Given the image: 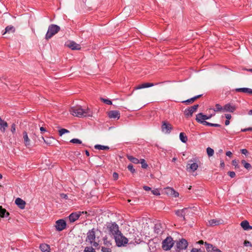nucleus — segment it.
<instances>
[{
    "instance_id": "obj_1",
    "label": "nucleus",
    "mask_w": 252,
    "mask_h": 252,
    "mask_svg": "<svg viewBox=\"0 0 252 252\" xmlns=\"http://www.w3.org/2000/svg\"><path fill=\"white\" fill-rule=\"evenodd\" d=\"M70 112L73 116L80 118L92 117L93 116V113L89 108H87L84 109L81 106L72 107L70 110Z\"/></svg>"
},
{
    "instance_id": "obj_2",
    "label": "nucleus",
    "mask_w": 252,
    "mask_h": 252,
    "mask_svg": "<svg viewBox=\"0 0 252 252\" xmlns=\"http://www.w3.org/2000/svg\"><path fill=\"white\" fill-rule=\"evenodd\" d=\"M60 30V27L55 24L50 25L48 29L47 32L45 35V39L49 40L52 36L57 33Z\"/></svg>"
},
{
    "instance_id": "obj_3",
    "label": "nucleus",
    "mask_w": 252,
    "mask_h": 252,
    "mask_svg": "<svg viewBox=\"0 0 252 252\" xmlns=\"http://www.w3.org/2000/svg\"><path fill=\"white\" fill-rule=\"evenodd\" d=\"M114 237L117 246L119 247H124L128 243V239L125 237L121 232Z\"/></svg>"
},
{
    "instance_id": "obj_4",
    "label": "nucleus",
    "mask_w": 252,
    "mask_h": 252,
    "mask_svg": "<svg viewBox=\"0 0 252 252\" xmlns=\"http://www.w3.org/2000/svg\"><path fill=\"white\" fill-rule=\"evenodd\" d=\"M107 228L109 230L110 234L112 235L114 237L121 232L119 230V226L116 222L109 223L107 225Z\"/></svg>"
},
{
    "instance_id": "obj_5",
    "label": "nucleus",
    "mask_w": 252,
    "mask_h": 252,
    "mask_svg": "<svg viewBox=\"0 0 252 252\" xmlns=\"http://www.w3.org/2000/svg\"><path fill=\"white\" fill-rule=\"evenodd\" d=\"M174 245L173 240L170 236L167 237L162 243V248L165 251L171 249Z\"/></svg>"
},
{
    "instance_id": "obj_6",
    "label": "nucleus",
    "mask_w": 252,
    "mask_h": 252,
    "mask_svg": "<svg viewBox=\"0 0 252 252\" xmlns=\"http://www.w3.org/2000/svg\"><path fill=\"white\" fill-rule=\"evenodd\" d=\"M199 107L198 104L194 105L186 109L184 111V114L187 118H189L192 116V114L195 112Z\"/></svg>"
},
{
    "instance_id": "obj_7",
    "label": "nucleus",
    "mask_w": 252,
    "mask_h": 252,
    "mask_svg": "<svg viewBox=\"0 0 252 252\" xmlns=\"http://www.w3.org/2000/svg\"><path fill=\"white\" fill-rule=\"evenodd\" d=\"M98 230L97 229L93 228L89 230L87 234L86 241H88L90 244H92L95 239L96 231Z\"/></svg>"
},
{
    "instance_id": "obj_8",
    "label": "nucleus",
    "mask_w": 252,
    "mask_h": 252,
    "mask_svg": "<svg viewBox=\"0 0 252 252\" xmlns=\"http://www.w3.org/2000/svg\"><path fill=\"white\" fill-rule=\"evenodd\" d=\"M66 226V221L63 219H60L56 221L55 227L58 231H61Z\"/></svg>"
},
{
    "instance_id": "obj_9",
    "label": "nucleus",
    "mask_w": 252,
    "mask_h": 252,
    "mask_svg": "<svg viewBox=\"0 0 252 252\" xmlns=\"http://www.w3.org/2000/svg\"><path fill=\"white\" fill-rule=\"evenodd\" d=\"M82 214L88 215V212L86 211L78 212L72 213L68 217L70 222H73L77 220Z\"/></svg>"
},
{
    "instance_id": "obj_10",
    "label": "nucleus",
    "mask_w": 252,
    "mask_h": 252,
    "mask_svg": "<svg viewBox=\"0 0 252 252\" xmlns=\"http://www.w3.org/2000/svg\"><path fill=\"white\" fill-rule=\"evenodd\" d=\"M188 245L187 241L185 239H182L176 244V251L180 252L181 250H185Z\"/></svg>"
},
{
    "instance_id": "obj_11",
    "label": "nucleus",
    "mask_w": 252,
    "mask_h": 252,
    "mask_svg": "<svg viewBox=\"0 0 252 252\" xmlns=\"http://www.w3.org/2000/svg\"><path fill=\"white\" fill-rule=\"evenodd\" d=\"M212 115L207 116L203 114L202 113H199L196 116V120L198 123L203 124L204 125V122H206L205 120L210 119Z\"/></svg>"
},
{
    "instance_id": "obj_12",
    "label": "nucleus",
    "mask_w": 252,
    "mask_h": 252,
    "mask_svg": "<svg viewBox=\"0 0 252 252\" xmlns=\"http://www.w3.org/2000/svg\"><path fill=\"white\" fill-rule=\"evenodd\" d=\"M164 224L162 225L160 222H158L155 224L154 226V232L157 236L161 235L164 230Z\"/></svg>"
},
{
    "instance_id": "obj_13",
    "label": "nucleus",
    "mask_w": 252,
    "mask_h": 252,
    "mask_svg": "<svg viewBox=\"0 0 252 252\" xmlns=\"http://www.w3.org/2000/svg\"><path fill=\"white\" fill-rule=\"evenodd\" d=\"M161 130L165 133H169L172 129L171 125L166 121H163L161 125Z\"/></svg>"
},
{
    "instance_id": "obj_14",
    "label": "nucleus",
    "mask_w": 252,
    "mask_h": 252,
    "mask_svg": "<svg viewBox=\"0 0 252 252\" xmlns=\"http://www.w3.org/2000/svg\"><path fill=\"white\" fill-rule=\"evenodd\" d=\"M236 110L235 106L231 103H227L223 107V112H233Z\"/></svg>"
},
{
    "instance_id": "obj_15",
    "label": "nucleus",
    "mask_w": 252,
    "mask_h": 252,
    "mask_svg": "<svg viewBox=\"0 0 252 252\" xmlns=\"http://www.w3.org/2000/svg\"><path fill=\"white\" fill-rule=\"evenodd\" d=\"M66 46L72 50H79L81 49L80 45L76 43L74 41H69L67 44Z\"/></svg>"
},
{
    "instance_id": "obj_16",
    "label": "nucleus",
    "mask_w": 252,
    "mask_h": 252,
    "mask_svg": "<svg viewBox=\"0 0 252 252\" xmlns=\"http://www.w3.org/2000/svg\"><path fill=\"white\" fill-rule=\"evenodd\" d=\"M236 92H242L252 95V89L248 88H236L234 90Z\"/></svg>"
},
{
    "instance_id": "obj_17",
    "label": "nucleus",
    "mask_w": 252,
    "mask_h": 252,
    "mask_svg": "<svg viewBox=\"0 0 252 252\" xmlns=\"http://www.w3.org/2000/svg\"><path fill=\"white\" fill-rule=\"evenodd\" d=\"M108 115L110 118L118 119L120 117V113L118 111L111 110L108 112Z\"/></svg>"
},
{
    "instance_id": "obj_18",
    "label": "nucleus",
    "mask_w": 252,
    "mask_h": 252,
    "mask_svg": "<svg viewBox=\"0 0 252 252\" xmlns=\"http://www.w3.org/2000/svg\"><path fill=\"white\" fill-rule=\"evenodd\" d=\"M186 212H187V210L183 209L181 210H177L175 211V214L178 217L183 218L184 220H186Z\"/></svg>"
},
{
    "instance_id": "obj_19",
    "label": "nucleus",
    "mask_w": 252,
    "mask_h": 252,
    "mask_svg": "<svg viewBox=\"0 0 252 252\" xmlns=\"http://www.w3.org/2000/svg\"><path fill=\"white\" fill-rule=\"evenodd\" d=\"M15 203L20 209H23L25 208L26 202L21 198H16L15 201Z\"/></svg>"
},
{
    "instance_id": "obj_20",
    "label": "nucleus",
    "mask_w": 252,
    "mask_h": 252,
    "mask_svg": "<svg viewBox=\"0 0 252 252\" xmlns=\"http://www.w3.org/2000/svg\"><path fill=\"white\" fill-rule=\"evenodd\" d=\"M154 86L153 83H145L140 85H139L134 88V90H139L143 88H148L150 87H153Z\"/></svg>"
},
{
    "instance_id": "obj_21",
    "label": "nucleus",
    "mask_w": 252,
    "mask_h": 252,
    "mask_svg": "<svg viewBox=\"0 0 252 252\" xmlns=\"http://www.w3.org/2000/svg\"><path fill=\"white\" fill-rule=\"evenodd\" d=\"M240 225L245 230L252 229V226L250 225L249 222L246 220L242 221Z\"/></svg>"
},
{
    "instance_id": "obj_22",
    "label": "nucleus",
    "mask_w": 252,
    "mask_h": 252,
    "mask_svg": "<svg viewBox=\"0 0 252 252\" xmlns=\"http://www.w3.org/2000/svg\"><path fill=\"white\" fill-rule=\"evenodd\" d=\"M222 223V220L218 219H213L209 221L208 223L210 226L218 225Z\"/></svg>"
},
{
    "instance_id": "obj_23",
    "label": "nucleus",
    "mask_w": 252,
    "mask_h": 252,
    "mask_svg": "<svg viewBox=\"0 0 252 252\" xmlns=\"http://www.w3.org/2000/svg\"><path fill=\"white\" fill-rule=\"evenodd\" d=\"M39 248L42 252H50V247L48 244L45 243L41 244Z\"/></svg>"
},
{
    "instance_id": "obj_24",
    "label": "nucleus",
    "mask_w": 252,
    "mask_h": 252,
    "mask_svg": "<svg viewBox=\"0 0 252 252\" xmlns=\"http://www.w3.org/2000/svg\"><path fill=\"white\" fill-rule=\"evenodd\" d=\"M202 94H199L196 96H195L191 98L188 99L186 100H184L182 101V103H185L186 104H189V103H193L195 100L197 98H199L202 96Z\"/></svg>"
},
{
    "instance_id": "obj_25",
    "label": "nucleus",
    "mask_w": 252,
    "mask_h": 252,
    "mask_svg": "<svg viewBox=\"0 0 252 252\" xmlns=\"http://www.w3.org/2000/svg\"><path fill=\"white\" fill-rule=\"evenodd\" d=\"M198 167V164L195 162L191 164L189 163L187 166V169H189L192 171H195L197 169Z\"/></svg>"
},
{
    "instance_id": "obj_26",
    "label": "nucleus",
    "mask_w": 252,
    "mask_h": 252,
    "mask_svg": "<svg viewBox=\"0 0 252 252\" xmlns=\"http://www.w3.org/2000/svg\"><path fill=\"white\" fill-rule=\"evenodd\" d=\"M23 139L24 141L25 144L26 146L30 145V140L28 137V133L26 131H24L23 132Z\"/></svg>"
},
{
    "instance_id": "obj_27",
    "label": "nucleus",
    "mask_w": 252,
    "mask_h": 252,
    "mask_svg": "<svg viewBox=\"0 0 252 252\" xmlns=\"http://www.w3.org/2000/svg\"><path fill=\"white\" fill-rule=\"evenodd\" d=\"M9 215V213L5 209L3 208L2 206H0V217H7Z\"/></svg>"
},
{
    "instance_id": "obj_28",
    "label": "nucleus",
    "mask_w": 252,
    "mask_h": 252,
    "mask_svg": "<svg viewBox=\"0 0 252 252\" xmlns=\"http://www.w3.org/2000/svg\"><path fill=\"white\" fill-rule=\"evenodd\" d=\"M0 130L2 132H4L6 129V128L8 126V124L6 122L3 121L1 123H0Z\"/></svg>"
},
{
    "instance_id": "obj_29",
    "label": "nucleus",
    "mask_w": 252,
    "mask_h": 252,
    "mask_svg": "<svg viewBox=\"0 0 252 252\" xmlns=\"http://www.w3.org/2000/svg\"><path fill=\"white\" fill-rule=\"evenodd\" d=\"M127 158H128V160H129L131 162L134 164H138L139 163V160L138 158H134L132 156L127 155Z\"/></svg>"
},
{
    "instance_id": "obj_30",
    "label": "nucleus",
    "mask_w": 252,
    "mask_h": 252,
    "mask_svg": "<svg viewBox=\"0 0 252 252\" xmlns=\"http://www.w3.org/2000/svg\"><path fill=\"white\" fill-rule=\"evenodd\" d=\"M15 28L12 26H8L5 28V32L3 33V35L7 32H15Z\"/></svg>"
},
{
    "instance_id": "obj_31",
    "label": "nucleus",
    "mask_w": 252,
    "mask_h": 252,
    "mask_svg": "<svg viewBox=\"0 0 252 252\" xmlns=\"http://www.w3.org/2000/svg\"><path fill=\"white\" fill-rule=\"evenodd\" d=\"M180 139L183 143H186L188 141V137L184 132H181L179 135Z\"/></svg>"
},
{
    "instance_id": "obj_32",
    "label": "nucleus",
    "mask_w": 252,
    "mask_h": 252,
    "mask_svg": "<svg viewBox=\"0 0 252 252\" xmlns=\"http://www.w3.org/2000/svg\"><path fill=\"white\" fill-rule=\"evenodd\" d=\"M94 148L95 149H97V150H109V147L107 146H103V145H95L94 146Z\"/></svg>"
},
{
    "instance_id": "obj_33",
    "label": "nucleus",
    "mask_w": 252,
    "mask_h": 252,
    "mask_svg": "<svg viewBox=\"0 0 252 252\" xmlns=\"http://www.w3.org/2000/svg\"><path fill=\"white\" fill-rule=\"evenodd\" d=\"M215 112H223V107H222L220 104H216L215 105V108L214 109Z\"/></svg>"
},
{
    "instance_id": "obj_34",
    "label": "nucleus",
    "mask_w": 252,
    "mask_h": 252,
    "mask_svg": "<svg viewBox=\"0 0 252 252\" xmlns=\"http://www.w3.org/2000/svg\"><path fill=\"white\" fill-rule=\"evenodd\" d=\"M205 246L206 247V249L208 252H211L212 249H214V246L211 244L207 243V242H205Z\"/></svg>"
},
{
    "instance_id": "obj_35",
    "label": "nucleus",
    "mask_w": 252,
    "mask_h": 252,
    "mask_svg": "<svg viewBox=\"0 0 252 252\" xmlns=\"http://www.w3.org/2000/svg\"><path fill=\"white\" fill-rule=\"evenodd\" d=\"M183 209L187 210V212H186V218L188 217V216H192L193 214L191 208H185Z\"/></svg>"
},
{
    "instance_id": "obj_36",
    "label": "nucleus",
    "mask_w": 252,
    "mask_h": 252,
    "mask_svg": "<svg viewBox=\"0 0 252 252\" xmlns=\"http://www.w3.org/2000/svg\"><path fill=\"white\" fill-rule=\"evenodd\" d=\"M167 189L169 191L168 193H170L171 194H173L175 197H178L179 196V193L176 192L173 189L168 188Z\"/></svg>"
},
{
    "instance_id": "obj_37",
    "label": "nucleus",
    "mask_w": 252,
    "mask_h": 252,
    "mask_svg": "<svg viewBox=\"0 0 252 252\" xmlns=\"http://www.w3.org/2000/svg\"><path fill=\"white\" fill-rule=\"evenodd\" d=\"M206 151L207 155L209 157L213 156L214 154V150L210 147H208L206 149Z\"/></svg>"
},
{
    "instance_id": "obj_38",
    "label": "nucleus",
    "mask_w": 252,
    "mask_h": 252,
    "mask_svg": "<svg viewBox=\"0 0 252 252\" xmlns=\"http://www.w3.org/2000/svg\"><path fill=\"white\" fill-rule=\"evenodd\" d=\"M139 163L141 164V167L142 168L146 169L148 167V164L146 162V161L144 159H141L139 160Z\"/></svg>"
},
{
    "instance_id": "obj_39",
    "label": "nucleus",
    "mask_w": 252,
    "mask_h": 252,
    "mask_svg": "<svg viewBox=\"0 0 252 252\" xmlns=\"http://www.w3.org/2000/svg\"><path fill=\"white\" fill-rule=\"evenodd\" d=\"M204 125L210 126H214V127H220L221 126L218 124H213L208 122H204Z\"/></svg>"
},
{
    "instance_id": "obj_40",
    "label": "nucleus",
    "mask_w": 252,
    "mask_h": 252,
    "mask_svg": "<svg viewBox=\"0 0 252 252\" xmlns=\"http://www.w3.org/2000/svg\"><path fill=\"white\" fill-rule=\"evenodd\" d=\"M84 252H96L92 247H87L85 248Z\"/></svg>"
},
{
    "instance_id": "obj_41",
    "label": "nucleus",
    "mask_w": 252,
    "mask_h": 252,
    "mask_svg": "<svg viewBox=\"0 0 252 252\" xmlns=\"http://www.w3.org/2000/svg\"><path fill=\"white\" fill-rule=\"evenodd\" d=\"M59 132L60 136H62V135L65 133L69 132V131L66 129L61 128V129L59 130Z\"/></svg>"
},
{
    "instance_id": "obj_42",
    "label": "nucleus",
    "mask_w": 252,
    "mask_h": 252,
    "mask_svg": "<svg viewBox=\"0 0 252 252\" xmlns=\"http://www.w3.org/2000/svg\"><path fill=\"white\" fill-rule=\"evenodd\" d=\"M127 168L132 173H134L135 172V170L133 168V166L132 164H128Z\"/></svg>"
},
{
    "instance_id": "obj_43",
    "label": "nucleus",
    "mask_w": 252,
    "mask_h": 252,
    "mask_svg": "<svg viewBox=\"0 0 252 252\" xmlns=\"http://www.w3.org/2000/svg\"><path fill=\"white\" fill-rule=\"evenodd\" d=\"M101 100L104 103H106V104H107L108 105H111L112 104V101L110 100H109V99H105V98H101Z\"/></svg>"
},
{
    "instance_id": "obj_44",
    "label": "nucleus",
    "mask_w": 252,
    "mask_h": 252,
    "mask_svg": "<svg viewBox=\"0 0 252 252\" xmlns=\"http://www.w3.org/2000/svg\"><path fill=\"white\" fill-rule=\"evenodd\" d=\"M70 142L71 143H75V144H80L82 143V141L80 140H79L78 139H76V138L71 139Z\"/></svg>"
},
{
    "instance_id": "obj_45",
    "label": "nucleus",
    "mask_w": 252,
    "mask_h": 252,
    "mask_svg": "<svg viewBox=\"0 0 252 252\" xmlns=\"http://www.w3.org/2000/svg\"><path fill=\"white\" fill-rule=\"evenodd\" d=\"M102 252H111V250L109 248L102 247L101 248Z\"/></svg>"
},
{
    "instance_id": "obj_46",
    "label": "nucleus",
    "mask_w": 252,
    "mask_h": 252,
    "mask_svg": "<svg viewBox=\"0 0 252 252\" xmlns=\"http://www.w3.org/2000/svg\"><path fill=\"white\" fill-rule=\"evenodd\" d=\"M152 192L153 194L156 195H160L159 191L158 189H155L152 190Z\"/></svg>"
},
{
    "instance_id": "obj_47",
    "label": "nucleus",
    "mask_w": 252,
    "mask_h": 252,
    "mask_svg": "<svg viewBox=\"0 0 252 252\" xmlns=\"http://www.w3.org/2000/svg\"><path fill=\"white\" fill-rule=\"evenodd\" d=\"M232 164L235 166V168H238L239 167V165H238V162L236 160L234 159V160H233L232 161Z\"/></svg>"
},
{
    "instance_id": "obj_48",
    "label": "nucleus",
    "mask_w": 252,
    "mask_h": 252,
    "mask_svg": "<svg viewBox=\"0 0 252 252\" xmlns=\"http://www.w3.org/2000/svg\"><path fill=\"white\" fill-rule=\"evenodd\" d=\"M227 174L231 178H234L236 175L235 173L233 171H228Z\"/></svg>"
},
{
    "instance_id": "obj_49",
    "label": "nucleus",
    "mask_w": 252,
    "mask_h": 252,
    "mask_svg": "<svg viewBox=\"0 0 252 252\" xmlns=\"http://www.w3.org/2000/svg\"><path fill=\"white\" fill-rule=\"evenodd\" d=\"M244 166L245 168H246L248 170H250L252 168V165L248 162L245 164Z\"/></svg>"
},
{
    "instance_id": "obj_50",
    "label": "nucleus",
    "mask_w": 252,
    "mask_h": 252,
    "mask_svg": "<svg viewBox=\"0 0 252 252\" xmlns=\"http://www.w3.org/2000/svg\"><path fill=\"white\" fill-rule=\"evenodd\" d=\"M15 130H16V125L15 124H13L11 126V131L13 133H15Z\"/></svg>"
},
{
    "instance_id": "obj_51",
    "label": "nucleus",
    "mask_w": 252,
    "mask_h": 252,
    "mask_svg": "<svg viewBox=\"0 0 252 252\" xmlns=\"http://www.w3.org/2000/svg\"><path fill=\"white\" fill-rule=\"evenodd\" d=\"M244 245L245 246H251L252 247V244L250 242L247 240H245L244 243Z\"/></svg>"
},
{
    "instance_id": "obj_52",
    "label": "nucleus",
    "mask_w": 252,
    "mask_h": 252,
    "mask_svg": "<svg viewBox=\"0 0 252 252\" xmlns=\"http://www.w3.org/2000/svg\"><path fill=\"white\" fill-rule=\"evenodd\" d=\"M113 178L114 180H117L119 178V175L116 172H114L113 174Z\"/></svg>"
},
{
    "instance_id": "obj_53",
    "label": "nucleus",
    "mask_w": 252,
    "mask_h": 252,
    "mask_svg": "<svg viewBox=\"0 0 252 252\" xmlns=\"http://www.w3.org/2000/svg\"><path fill=\"white\" fill-rule=\"evenodd\" d=\"M191 252H202V251H201V249H196V248H193L191 250Z\"/></svg>"
},
{
    "instance_id": "obj_54",
    "label": "nucleus",
    "mask_w": 252,
    "mask_h": 252,
    "mask_svg": "<svg viewBox=\"0 0 252 252\" xmlns=\"http://www.w3.org/2000/svg\"><path fill=\"white\" fill-rule=\"evenodd\" d=\"M247 131H252V127H249V128L241 129V131H243V132H246Z\"/></svg>"
},
{
    "instance_id": "obj_55",
    "label": "nucleus",
    "mask_w": 252,
    "mask_h": 252,
    "mask_svg": "<svg viewBox=\"0 0 252 252\" xmlns=\"http://www.w3.org/2000/svg\"><path fill=\"white\" fill-rule=\"evenodd\" d=\"M241 153L244 155H247L248 153V151L247 149H243L241 150Z\"/></svg>"
},
{
    "instance_id": "obj_56",
    "label": "nucleus",
    "mask_w": 252,
    "mask_h": 252,
    "mask_svg": "<svg viewBox=\"0 0 252 252\" xmlns=\"http://www.w3.org/2000/svg\"><path fill=\"white\" fill-rule=\"evenodd\" d=\"M92 245H93V246L95 248H96L98 246L99 244L97 242H95V240L93 242V243L92 244H91Z\"/></svg>"
},
{
    "instance_id": "obj_57",
    "label": "nucleus",
    "mask_w": 252,
    "mask_h": 252,
    "mask_svg": "<svg viewBox=\"0 0 252 252\" xmlns=\"http://www.w3.org/2000/svg\"><path fill=\"white\" fill-rule=\"evenodd\" d=\"M104 244L107 246L109 245H111V243L109 241H107L106 239H104Z\"/></svg>"
},
{
    "instance_id": "obj_58",
    "label": "nucleus",
    "mask_w": 252,
    "mask_h": 252,
    "mask_svg": "<svg viewBox=\"0 0 252 252\" xmlns=\"http://www.w3.org/2000/svg\"><path fill=\"white\" fill-rule=\"evenodd\" d=\"M225 117L227 120H230L231 118V115L229 114H225Z\"/></svg>"
},
{
    "instance_id": "obj_59",
    "label": "nucleus",
    "mask_w": 252,
    "mask_h": 252,
    "mask_svg": "<svg viewBox=\"0 0 252 252\" xmlns=\"http://www.w3.org/2000/svg\"><path fill=\"white\" fill-rule=\"evenodd\" d=\"M143 189L145 190H146V191H149L151 189V188H150L148 186H146L143 187Z\"/></svg>"
},
{
    "instance_id": "obj_60",
    "label": "nucleus",
    "mask_w": 252,
    "mask_h": 252,
    "mask_svg": "<svg viewBox=\"0 0 252 252\" xmlns=\"http://www.w3.org/2000/svg\"><path fill=\"white\" fill-rule=\"evenodd\" d=\"M61 197L63 198L67 199V195L65 194H61Z\"/></svg>"
},
{
    "instance_id": "obj_61",
    "label": "nucleus",
    "mask_w": 252,
    "mask_h": 252,
    "mask_svg": "<svg viewBox=\"0 0 252 252\" xmlns=\"http://www.w3.org/2000/svg\"><path fill=\"white\" fill-rule=\"evenodd\" d=\"M40 130L41 131V133H43V132H45V131H46L45 128H44L43 126H41V127H40Z\"/></svg>"
},
{
    "instance_id": "obj_62",
    "label": "nucleus",
    "mask_w": 252,
    "mask_h": 252,
    "mask_svg": "<svg viewBox=\"0 0 252 252\" xmlns=\"http://www.w3.org/2000/svg\"><path fill=\"white\" fill-rule=\"evenodd\" d=\"M226 155L228 157H231V155H232V153L230 152V151H227L226 153Z\"/></svg>"
},
{
    "instance_id": "obj_63",
    "label": "nucleus",
    "mask_w": 252,
    "mask_h": 252,
    "mask_svg": "<svg viewBox=\"0 0 252 252\" xmlns=\"http://www.w3.org/2000/svg\"><path fill=\"white\" fill-rule=\"evenodd\" d=\"M220 166H221V167H223L224 166V162H223V160H221V161H220Z\"/></svg>"
},
{
    "instance_id": "obj_64",
    "label": "nucleus",
    "mask_w": 252,
    "mask_h": 252,
    "mask_svg": "<svg viewBox=\"0 0 252 252\" xmlns=\"http://www.w3.org/2000/svg\"><path fill=\"white\" fill-rule=\"evenodd\" d=\"M229 123H230L229 120H226L225 121V125L226 126L228 125L229 124Z\"/></svg>"
}]
</instances>
